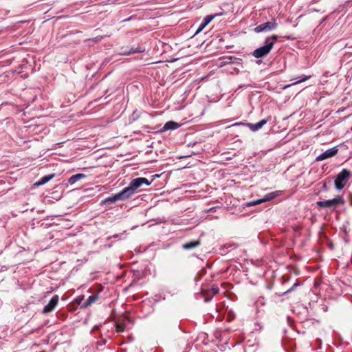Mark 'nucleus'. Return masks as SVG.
Here are the masks:
<instances>
[{"label": "nucleus", "instance_id": "f257e3e1", "mask_svg": "<svg viewBox=\"0 0 352 352\" xmlns=\"http://www.w3.org/2000/svg\"><path fill=\"white\" fill-rule=\"evenodd\" d=\"M277 40L278 36L276 35L267 37L265 40V45L256 49L253 52L252 55L257 58H262L267 55L272 50L274 43Z\"/></svg>", "mask_w": 352, "mask_h": 352}, {"label": "nucleus", "instance_id": "aec40b11", "mask_svg": "<svg viewBox=\"0 0 352 352\" xmlns=\"http://www.w3.org/2000/svg\"><path fill=\"white\" fill-rule=\"evenodd\" d=\"M210 292L212 293L213 295H216L219 292V287L217 285H213L210 289Z\"/></svg>", "mask_w": 352, "mask_h": 352}, {"label": "nucleus", "instance_id": "20e7f679", "mask_svg": "<svg viewBox=\"0 0 352 352\" xmlns=\"http://www.w3.org/2000/svg\"><path fill=\"white\" fill-rule=\"evenodd\" d=\"M344 199L340 196H337L332 199L319 201L316 203L317 206L320 208H330L331 210L336 209L338 205L343 204Z\"/></svg>", "mask_w": 352, "mask_h": 352}, {"label": "nucleus", "instance_id": "39448f33", "mask_svg": "<svg viewBox=\"0 0 352 352\" xmlns=\"http://www.w3.org/2000/svg\"><path fill=\"white\" fill-rule=\"evenodd\" d=\"M282 194L281 190H276L270 193L266 194L262 199H256L254 201H252L250 202H248L246 204V206L248 207L254 206L256 205H258L261 204H263L266 201H271L276 198V197L280 196Z\"/></svg>", "mask_w": 352, "mask_h": 352}, {"label": "nucleus", "instance_id": "2eb2a0df", "mask_svg": "<svg viewBox=\"0 0 352 352\" xmlns=\"http://www.w3.org/2000/svg\"><path fill=\"white\" fill-rule=\"evenodd\" d=\"M144 51V49L142 47H138V48H131L129 51H124L121 53L122 55H130L135 53H140L143 52Z\"/></svg>", "mask_w": 352, "mask_h": 352}, {"label": "nucleus", "instance_id": "4468645a", "mask_svg": "<svg viewBox=\"0 0 352 352\" xmlns=\"http://www.w3.org/2000/svg\"><path fill=\"white\" fill-rule=\"evenodd\" d=\"M54 177V174L45 175L36 182V185H37V186L43 185L45 184H46L47 182H48L49 181H50Z\"/></svg>", "mask_w": 352, "mask_h": 352}, {"label": "nucleus", "instance_id": "b1692460", "mask_svg": "<svg viewBox=\"0 0 352 352\" xmlns=\"http://www.w3.org/2000/svg\"><path fill=\"white\" fill-rule=\"evenodd\" d=\"M296 285L297 284H294L292 288H290L286 292H285V294L290 293L294 289V287H296Z\"/></svg>", "mask_w": 352, "mask_h": 352}, {"label": "nucleus", "instance_id": "412c9836", "mask_svg": "<svg viewBox=\"0 0 352 352\" xmlns=\"http://www.w3.org/2000/svg\"><path fill=\"white\" fill-rule=\"evenodd\" d=\"M206 25H204V23L201 22V23L200 24L199 28L197 29V30L196 31V33L195 34H199V32H201L202 31V30L206 27Z\"/></svg>", "mask_w": 352, "mask_h": 352}, {"label": "nucleus", "instance_id": "7ed1b4c3", "mask_svg": "<svg viewBox=\"0 0 352 352\" xmlns=\"http://www.w3.org/2000/svg\"><path fill=\"white\" fill-rule=\"evenodd\" d=\"M351 175L350 170L342 169L335 179L334 183L336 188L338 190H342L349 179Z\"/></svg>", "mask_w": 352, "mask_h": 352}, {"label": "nucleus", "instance_id": "9b49d317", "mask_svg": "<svg viewBox=\"0 0 352 352\" xmlns=\"http://www.w3.org/2000/svg\"><path fill=\"white\" fill-rule=\"evenodd\" d=\"M179 127V124L174 121H168L163 126V131L175 130Z\"/></svg>", "mask_w": 352, "mask_h": 352}, {"label": "nucleus", "instance_id": "a211bd4d", "mask_svg": "<svg viewBox=\"0 0 352 352\" xmlns=\"http://www.w3.org/2000/svg\"><path fill=\"white\" fill-rule=\"evenodd\" d=\"M115 327L118 333H122L124 331L126 326L122 323H116Z\"/></svg>", "mask_w": 352, "mask_h": 352}, {"label": "nucleus", "instance_id": "a878e982", "mask_svg": "<svg viewBox=\"0 0 352 352\" xmlns=\"http://www.w3.org/2000/svg\"><path fill=\"white\" fill-rule=\"evenodd\" d=\"M105 342H106V341H105L104 340H103L102 341V344H105Z\"/></svg>", "mask_w": 352, "mask_h": 352}, {"label": "nucleus", "instance_id": "4be33fe9", "mask_svg": "<svg viewBox=\"0 0 352 352\" xmlns=\"http://www.w3.org/2000/svg\"><path fill=\"white\" fill-rule=\"evenodd\" d=\"M206 25H204V23L201 22V23L200 24L199 28L197 29V30L196 31V33L195 34H199V32H201L202 31V30L206 27Z\"/></svg>", "mask_w": 352, "mask_h": 352}, {"label": "nucleus", "instance_id": "ddd939ff", "mask_svg": "<svg viewBox=\"0 0 352 352\" xmlns=\"http://www.w3.org/2000/svg\"><path fill=\"white\" fill-rule=\"evenodd\" d=\"M86 177V175L82 174V173H78V174H76V175H72V177H70L68 179V182L70 184H75L76 182H78V180L80 179H84Z\"/></svg>", "mask_w": 352, "mask_h": 352}, {"label": "nucleus", "instance_id": "6ab92c4d", "mask_svg": "<svg viewBox=\"0 0 352 352\" xmlns=\"http://www.w3.org/2000/svg\"><path fill=\"white\" fill-rule=\"evenodd\" d=\"M214 15H207L204 17L202 22L204 23V25H207L209 23L212 21V20L214 18Z\"/></svg>", "mask_w": 352, "mask_h": 352}, {"label": "nucleus", "instance_id": "f8f14e48", "mask_svg": "<svg viewBox=\"0 0 352 352\" xmlns=\"http://www.w3.org/2000/svg\"><path fill=\"white\" fill-rule=\"evenodd\" d=\"M199 245H200V241L199 240L192 241H189L186 243H184L182 245V248L184 250H191V249L195 248Z\"/></svg>", "mask_w": 352, "mask_h": 352}, {"label": "nucleus", "instance_id": "9d476101", "mask_svg": "<svg viewBox=\"0 0 352 352\" xmlns=\"http://www.w3.org/2000/svg\"><path fill=\"white\" fill-rule=\"evenodd\" d=\"M270 120V117H268L266 119H263L255 124L250 123L248 124L249 129L252 131H257L261 129L267 122Z\"/></svg>", "mask_w": 352, "mask_h": 352}, {"label": "nucleus", "instance_id": "6e6552de", "mask_svg": "<svg viewBox=\"0 0 352 352\" xmlns=\"http://www.w3.org/2000/svg\"><path fill=\"white\" fill-rule=\"evenodd\" d=\"M338 149L337 147H333L320 154L318 156H317L316 160V161H323L328 158H331L335 156L338 153Z\"/></svg>", "mask_w": 352, "mask_h": 352}, {"label": "nucleus", "instance_id": "dca6fc26", "mask_svg": "<svg viewBox=\"0 0 352 352\" xmlns=\"http://www.w3.org/2000/svg\"><path fill=\"white\" fill-rule=\"evenodd\" d=\"M98 299V295H91L90 296L86 302L84 303V306L87 307L89 305H91L92 303L96 302Z\"/></svg>", "mask_w": 352, "mask_h": 352}, {"label": "nucleus", "instance_id": "f3484780", "mask_svg": "<svg viewBox=\"0 0 352 352\" xmlns=\"http://www.w3.org/2000/svg\"><path fill=\"white\" fill-rule=\"evenodd\" d=\"M310 77H311L310 76H305V75H302V76L300 77V80H297V81H296V82H293V83H292V84H290V85H285V88H287V87H291V86H292V85H297V84L300 83V82H305V81H306L307 80H308L309 78H310Z\"/></svg>", "mask_w": 352, "mask_h": 352}, {"label": "nucleus", "instance_id": "0eeeda50", "mask_svg": "<svg viewBox=\"0 0 352 352\" xmlns=\"http://www.w3.org/2000/svg\"><path fill=\"white\" fill-rule=\"evenodd\" d=\"M128 199L123 189L118 193L113 195L102 201V204H111L119 200H125Z\"/></svg>", "mask_w": 352, "mask_h": 352}, {"label": "nucleus", "instance_id": "393cba45", "mask_svg": "<svg viewBox=\"0 0 352 352\" xmlns=\"http://www.w3.org/2000/svg\"><path fill=\"white\" fill-rule=\"evenodd\" d=\"M100 327H101V325H100V326H96V327L94 328V331H95V330H98V329H99V328H100Z\"/></svg>", "mask_w": 352, "mask_h": 352}, {"label": "nucleus", "instance_id": "f03ea898", "mask_svg": "<svg viewBox=\"0 0 352 352\" xmlns=\"http://www.w3.org/2000/svg\"><path fill=\"white\" fill-rule=\"evenodd\" d=\"M151 184V182H149L146 178L137 177L132 179L129 183V186L123 188V190L126 195L127 197L129 198L133 196L135 193L136 190L143 184L149 186Z\"/></svg>", "mask_w": 352, "mask_h": 352}, {"label": "nucleus", "instance_id": "1a4fd4ad", "mask_svg": "<svg viewBox=\"0 0 352 352\" xmlns=\"http://www.w3.org/2000/svg\"><path fill=\"white\" fill-rule=\"evenodd\" d=\"M59 297L58 295L54 296L50 302L44 307L43 309V314L52 312L58 305Z\"/></svg>", "mask_w": 352, "mask_h": 352}, {"label": "nucleus", "instance_id": "423d86ee", "mask_svg": "<svg viewBox=\"0 0 352 352\" xmlns=\"http://www.w3.org/2000/svg\"><path fill=\"white\" fill-rule=\"evenodd\" d=\"M277 27V23L275 19L266 23H261L254 29L256 32H267L274 30Z\"/></svg>", "mask_w": 352, "mask_h": 352}, {"label": "nucleus", "instance_id": "5701e85b", "mask_svg": "<svg viewBox=\"0 0 352 352\" xmlns=\"http://www.w3.org/2000/svg\"><path fill=\"white\" fill-rule=\"evenodd\" d=\"M231 58H225V60L223 62V65L230 64L231 63Z\"/></svg>", "mask_w": 352, "mask_h": 352}]
</instances>
